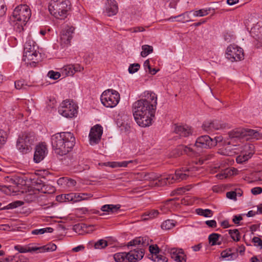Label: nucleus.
I'll use <instances>...</instances> for the list:
<instances>
[{"label": "nucleus", "mask_w": 262, "mask_h": 262, "mask_svg": "<svg viewBox=\"0 0 262 262\" xmlns=\"http://www.w3.org/2000/svg\"><path fill=\"white\" fill-rule=\"evenodd\" d=\"M75 28L73 27L67 26L62 29L60 33V42L61 46L64 48L70 44L73 38Z\"/></svg>", "instance_id": "nucleus-12"}, {"label": "nucleus", "mask_w": 262, "mask_h": 262, "mask_svg": "<svg viewBox=\"0 0 262 262\" xmlns=\"http://www.w3.org/2000/svg\"><path fill=\"white\" fill-rule=\"evenodd\" d=\"M57 248L56 245L53 243H50L47 245L38 247L37 252H43L46 251H54Z\"/></svg>", "instance_id": "nucleus-27"}, {"label": "nucleus", "mask_w": 262, "mask_h": 262, "mask_svg": "<svg viewBox=\"0 0 262 262\" xmlns=\"http://www.w3.org/2000/svg\"><path fill=\"white\" fill-rule=\"evenodd\" d=\"M120 94L116 90L108 89L104 91L101 95L100 100L102 104L106 107L113 108L116 106L120 101Z\"/></svg>", "instance_id": "nucleus-6"}, {"label": "nucleus", "mask_w": 262, "mask_h": 262, "mask_svg": "<svg viewBox=\"0 0 262 262\" xmlns=\"http://www.w3.org/2000/svg\"><path fill=\"white\" fill-rule=\"evenodd\" d=\"M120 207L119 205H104L101 208V210L103 212H115L117 211Z\"/></svg>", "instance_id": "nucleus-25"}, {"label": "nucleus", "mask_w": 262, "mask_h": 262, "mask_svg": "<svg viewBox=\"0 0 262 262\" xmlns=\"http://www.w3.org/2000/svg\"><path fill=\"white\" fill-rule=\"evenodd\" d=\"M25 81L24 80H19L15 82V87L17 89H23L25 86Z\"/></svg>", "instance_id": "nucleus-53"}, {"label": "nucleus", "mask_w": 262, "mask_h": 262, "mask_svg": "<svg viewBox=\"0 0 262 262\" xmlns=\"http://www.w3.org/2000/svg\"><path fill=\"white\" fill-rule=\"evenodd\" d=\"M149 251L150 254L148 255V257L150 259L160 253L161 250L157 245H151L149 247Z\"/></svg>", "instance_id": "nucleus-30"}, {"label": "nucleus", "mask_w": 262, "mask_h": 262, "mask_svg": "<svg viewBox=\"0 0 262 262\" xmlns=\"http://www.w3.org/2000/svg\"><path fill=\"white\" fill-rule=\"evenodd\" d=\"M223 139V137L221 136L215 137L214 138H212V142L214 143V146H216L218 143L222 142Z\"/></svg>", "instance_id": "nucleus-60"}, {"label": "nucleus", "mask_w": 262, "mask_h": 262, "mask_svg": "<svg viewBox=\"0 0 262 262\" xmlns=\"http://www.w3.org/2000/svg\"><path fill=\"white\" fill-rule=\"evenodd\" d=\"M262 192V188L260 187H254L251 189V193L254 195H257Z\"/></svg>", "instance_id": "nucleus-57"}, {"label": "nucleus", "mask_w": 262, "mask_h": 262, "mask_svg": "<svg viewBox=\"0 0 262 262\" xmlns=\"http://www.w3.org/2000/svg\"><path fill=\"white\" fill-rule=\"evenodd\" d=\"M211 122L212 123V126H213L212 128H213V131L214 130H217V129H219L220 128H222L224 127L223 125H222L221 124H220L216 120L212 121H211Z\"/></svg>", "instance_id": "nucleus-52"}, {"label": "nucleus", "mask_w": 262, "mask_h": 262, "mask_svg": "<svg viewBox=\"0 0 262 262\" xmlns=\"http://www.w3.org/2000/svg\"><path fill=\"white\" fill-rule=\"evenodd\" d=\"M255 18L249 17L245 21V25L248 28L251 27L250 33L253 37L258 40L262 45V20H259L254 24Z\"/></svg>", "instance_id": "nucleus-9"}, {"label": "nucleus", "mask_w": 262, "mask_h": 262, "mask_svg": "<svg viewBox=\"0 0 262 262\" xmlns=\"http://www.w3.org/2000/svg\"><path fill=\"white\" fill-rule=\"evenodd\" d=\"M87 196L91 197L92 195L88 193H77L76 199L78 200V201H80L86 199Z\"/></svg>", "instance_id": "nucleus-54"}, {"label": "nucleus", "mask_w": 262, "mask_h": 262, "mask_svg": "<svg viewBox=\"0 0 262 262\" xmlns=\"http://www.w3.org/2000/svg\"><path fill=\"white\" fill-rule=\"evenodd\" d=\"M140 67L139 63L131 64L128 68V72L130 74L135 73L137 72Z\"/></svg>", "instance_id": "nucleus-50"}, {"label": "nucleus", "mask_w": 262, "mask_h": 262, "mask_svg": "<svg viewBox=\"0 0 262 262\" xmlns=\"http://www.w3.org/2000/svg\"><path fill=\"white\" fill-rule=\"evenodd\" d=\"M192 11H186L184 13L174 17H170L168 19V20L173 21L174 19H177L176 21L179 23H185L191 21L190 14Z\"/></svg>", "instance_id": "nucleus-22"}, {"label": "nucleus", "mask_w": 262, "mask_h": 262, "mask_svg": "<svg viewBox=\"0 0 262 262\" xmlns=\"http://www.w3.org/2000/svg\"><path fill=\"white\" fill-rule=\"evenodd\" d=\"M194 146L197 148H210L214 146L212 138L208 135L201 136L197 138Z\"/></svg>", "instance_id": "nucleus-13"}, {"label": "nucleus", "mask_w": 262, "mask_h": 262, "mask_svg": "<svg viewBox=\"0 0 262 262\" xmlns=\"http://www.w3.org/2000/svg\"><path fill=\"white\" fill-rule=\"evenodd\" d=\"M161 226L162 229L169 230L174 226V224L172 220H167L164 221Z\"/></svg>", "instance_id": "nucleus-38"}, {"label": "nucleus", "mask_w": 262, "mask_h": 262, "mask_svg": "<svg viewBox=\"0 0 262 262\" xmlns=\"http://www.w3.org/2000/svg\"><path fill=\"white\" fill-rule=\"evenodd\" d=\"M232 172L229 169H226L223 172L219 173L216 175V177L219 179H223L227 178L229 176L231 175Z\"/></svg>", "instance_id": "nucleus-45"}, {"label": "nucleus", "mask_w": 262, "mask_h": 262, "mask_svg": "<svg viewBox=\"0 0 262 262\" xmlns=\"http://www.w3.org/2000/svg\"><path fill=\"white\" fill-rule=\"evenodd\" d=\"M42 187L43 188L42 189L40 188L41 192L44 193H52L55 191V188L50 185L44 184V185L42 186Z\"/></svg>", "instance_id": "nucleus-39"}, {"label": "nucleus", "mask_w": 262, "mask_h": 262, "mask_svg": "<svg viewBox=\"0 0 262 262\" xmlns=\"http://www.w3.org/2000/svg\"><path fill=\"white\" fill-rule=\"evenodd\" d=\"M51 139L55 153L60 156L66 155L75 144V138L70 132L55 134L51 137Z\"/></svg>", "instance_id": "nucleus-3"}, {"label": "nucleus", "mask_w": 262, "mask_h": 262, "mask_svg": "<svg viewBox=\"0 0 262 262\" xmlns=\"http://www.w3.org/2000/svg\"><path fill=\"white\" fill-rule=\"evenodd\" d=\"M23 204V202L20 201H16L9 204L7 206H5V210L11 209L15 208L18 206H20Z\"/></svg>", "instance_id": "nucleus-47"}, {"label": "nucleus", "mask_w": 262, "mask_h": 262, "mask_svg": "<svg viewBox=\"0 0 262 262\" xmlns=\"http://www.w3.org/2000/svg\"><path fill=\"white\" fill-rule=\"evenodd\" d=\"M210 9H200L196 11H192L193 16L196 17H202L208 14Z\"/></svg>", "instance_id": "nucleus-36"}, {"label": "nucleus", "mask_w": 262, "mask_h": 262, "mask_svg": "<svg viewBox=\"0 0 262 262\" xmlns=\"http://www.w3.org/2000/svg\"><path fill=\"white\" fill-rule=\"evenodd\" d=\"M77 193H70L69 194H65V202H78V200L76 199Z\"/></svg>", "instance_id": "nucleus-43"}, {"label": "nucleus", "mask_w": 262, "mask_h": 262, "mask_svg": "<svg viewBox=\"0 0 262 262\" xmlns=\"http://www.w3.org/2000/svg\"><path fill=\"white\" fill-rule=\"evenodd\" d=\"M167 252L170 255L171 258L176 262H186V255L183 249L175 248H168Z\"/></svg>", "instance_id": "nucleus-17"}, {"label": "nucleus", "mask_w": 262, "mask_h": 262, "mask_svg": "<svg viewBox=\"0 0 262 262\" xmlns=\"http://www.w3.org/2000/svg\"><path fill=\"white\" fill-rule=\"evenodd\" d=\"M14 249L20 253L32 252L38 251V247L31 246V245L26 246L16 245L14 246Z\"/></svg>", "instance_id": "nucleus-24"}, {"label": "nucleus", "mask_w": 262, "mask_h": 262, "mask_svg": "<svg viewBox=\"0 0 262 262\" xmlns=\"http://www.w3.org/2000/svg\"><path fill=\"white\" fill-rule=\"evenodd\" d=\"M102 134V127L96 125L91 129L89 134L90 143L91 145L98 143Z\"/></svg>", "instance_id": "nucleus-14"}, {"label": "nucleus", "mask_w": 262, "mask_h": 262, "mask_svg": "<svg viewBox=\"0 0 262 262\" xmlns=\"http://www.w3.org/2000/svg\"><path fill=\"white\" fill-rule=\"evenodd\" d=\"M107 246V242L103 239H99L94 244L95 249H101L105 248Z\"/></svg>", "instance_id": "nucleus-40"}, {"label": "nucleus", "mask_w": 262, "mask_h": 262, "mask_svg": "<svg viewBox=\"0 0 262 262\" xmlns=\"http://www.w3.org/2000/svg\"><path fill=\"white\" fill-rule=\"evenodd\" d=\"M148 245V237H136L128 243L127 246L130 247L129 252L116 253L114 255V258L116 262H136L143 257L145 253L144 248Z\"/></svg>", "instance_id": "nucleus-2"}, {"label": "nucleus", "mask_w": 262, "mask_h": 262, "mask_svg": "<svg viewBox=\"0 0 262 262\" xmlns=\"http://www.w3.org/2000/svg\"><path fill=\"white\" fill-rule=\"evenodd\" d=\"M243 220V217L241 215H235L232 220L233 222L235 224H238L239 222Z\"/></svg>", "instance_id": "nucleus-61"}, {"label": "nucleus", "mask_w": 262, "mask_h": 262, "mask_svg": "<svg viewBox=\"0 0 262 262\" xmlns=\"http://www.w3.org/2000/svg\"><path fill=\"white\" fill-rule=\"evenodd\" d=\"M107 2L105 8L106 14L108 16L116 14L118 10L116 2L114 0H107Z\"/></svg>", "instance_id": "nucleus-20"}, {"label": "nucleus", "mask_w": 262, "mask_h": 262, "mask_svg": "<svg viewBox=\"0 0 262 262\" xmlns=\"http://www.w3.org/2000/svg\"><path fill=\"white\" fill-rule=\"evenodd\" d=\"M35 42L33 40L27 41L24 45L23 60L25 61L33 60L30 62L31 66L35 67L36 64L35 60L38 56V52L35 49Z\"/></svg>", "instance_id": "nucleus-8"}, {"label": "nucleus", "mask_w": 262, "mask_h": 262, "mask_svg": "<svg viewBox=\"0 0 262 262\" xmlns=\"http://www.w3.org/2000/svg\"><path fill=\"white\" fill-rule=\"evenodd\" d=\"M65 194H62L61 195H57L56 196V200L60 202H65Z\"/></svg>", "instance_id": "nucleus-63"}, {"label": "nucleus", "mask_w": 262, "mask_h": 262, "mask_svg": "<svg viewBox=\"0 0 262 262\" xmlns=\"http://www.w3.org/2000/svg\"><path fill=\"white\" fill-rule=\"evenodd\" d=\"M202 127L203 130L208 133L213 132L212 123L211 121H207L204 122Z\"/></svg>", "instance_id": "nucleus-42"}, {"label": "nucleus", "mask_w": 262, "mask_h": 262, "mask_svg": "<svg viewBox=\"0 0 262 262\" xmlns=\"http://www.w3.org/2000/svg\"><path fill=\"white\" fill-rule=\"evenodd\" d=\"M70 6L71 3L69 0H51L48 9L51 14L55 17L63 19L67 17Z\"/></svg>", "instance_id": "nucleus-4"}, {"label": "nucleus", "mask_w": 262, "mask_h": 262, "mask_svg": "<svg viewBox=\"0 0 262 262\" xmlns=\"http://www.w3.org/2000/svg\"><path fill=\"white\" fill-rule=\"evenodd\" d=\"M78 106L72 101H63L58 108V112L66 118H72L77 114Z\"/></svg>", "instance_id": "nucleus-10"}, {"label": "nucleus", "mask_w": 262, "mask_h": 262, "mask_svg": "<svg viewBox=\"0 0 262 262\" xmlns=\"http://www.w3.org/2000/svg\"><path fill=\"white\" fill-rule=\"evenodd\" d=\"M236 192L235 191H229L226 193V196L229 199L235 200L236 198Z\"/></svg>", "instance_id": "nucleus-56"}, {"label": "nucleus", "mask_w": 262, "mask_h": 262, "mask_svg": "<svg viewBox=\"0 0 262 262\" xmlns=\"http://www.w3.org/2000/svg\"><path fill=\"white\" fill-rule=\"evenodd\" d=\"M7 137L8 135L7 133L3 129H0V147L6 143Z\"/></svg>", "instance_id": "nucleus-49"}, {"label": "nucleus", "mask_w": 262, "mask_h": 262, "mask_svg": "<svg viewBox=\"0 0 262 262\" xmlns=\"http://www.w3.org/2000/svg\"><path fill=\"white\" fill-rule=\"evenodd\" d=\"M252 242L256 246H260L262 248V240L258 237L255 236L252 239Z\"/></svg>", "instance_id": "nucleus-55"}, {"label": "nucleus", "mask_w": 262, "mask_h": 262, "mask_svg": "<svg viewBox=\"0 0 262 262\" xmlns=\"http://www.w3.org/2000/svg\"><path fill=\"white\" fill-rule=\"evenodd\" d=\"M252 154L251 153H249L248 155H241L236 158V161L238 163H242L247 161L252 157Z\"/></svg>", "instance_id": "nucleus-48"}, {"label": "nucleus", "mask_w": 262, "mask_h": 262, "mask_svg": "<svg viewBox=\"0 0 262 262\" xmlns=\"http://www.w3.org/2000/svg\"><path fill=\"white\" fill-rule=\"evenodd\" d=\"M220 236H221L220 234L215 233H212L210 235H209L208 239L209 241V243L211 244V245L214 246L216 245H221V242H217V241L219 240V238Z\"/></svg>", "instance_id": "nucleus-28"}, {"label": "nucleus", "mask_w": 262, "mask_h": 262, "mask_svg": "<svg viewBox=\"0 0 262 262\" xmlns=\"http://www.w3.org/2000/svg\"><path fill=\"white\" fill-rule=\"evenodd\" d=\"M196 212L199 215L204 216L205 217H210L212 215V211L210 209H196Z\"/></svg>", "instance_id": "nucleus-37"}, {"label": "nucleus", "mask_w": 262, "mask_h": 262, "mask_svg": "<svg viewBox=\"0 0 262 262\" xmlns=\"http://www.w3.org/2000/svg\"><path fill=\"white\" fill-rule=\"evenodd\" d=\"M229 137L230 139L244 138L243 128H238L231 131L229 133Z\"/></svg>", "instance_id": "nucleus-26"}, {"label": "nucleus", "mask_w": 262, "mask_h": 262, "mask_svg": "<svg viewBox=\"0 0 262 262\" xmlns=\"http://www.w3.org/2000/svg\"><path fill=\"white\" fill-rule=\"evenodd\" d=\"M205 224L209 227L215 228L216 227V222L215 220H209L205 222Z\"/></svg>", "instance_id": "nucleus-59"}, {"label": "nucleus", "mask_w": 262, "mask_h": 262, "mask_svg": "<svg viewBox=\"0 0 262 262\" xmlns=\"http://www.w3.org/2000/svg\"><path fill=\"white\" fill-rule=\"evenodd\" d=\"M226 57L232 62L241 60L244 59V51L235 45H230L227 48Z\"/></svg>", "instance_id": "nucleus-11"}, {"label": "nucleus", "mask_w": 262, "mask_h": 262, "mask_svg": "<svg viewBox=\"0 0 262 262\" xmlns=\"http://www.w3.org/2000/svg\"><path fill=\"white\" fill-rule=\"evenodd\" d=\"M151 259L154 262H167L168 258L164 255L161 254V253H159L156 255L154 256L153 257L151 258Z\"/></svg>", "instance_id": "nucleus-35"}, {"label": "nucleus", "mask_w": 262, "mask_h": 262, "mask_svg": "<svg viewBox=\"0 0 262 262\" xmlns=\"http://www.w3.org/2000/svg\"><path fill=\"white\" fill-rule=\"evenodd\" d=\"M157 104V95L151 91L144 92L142 98L133 103V116L140 126L145 127L151 124Z\"/></svg>", "instance_id": "nucleus-1"}, {"label": "nucleus", "mask_w": 262, "mask_h": 262, "mask_svg": "<svg viewBox=\"0 0 262 262\" xmlns=\"http://www.w3.org/2000/svg\"><path fill=\"white\" fill-rule=\"evenodd\" d=\"M174 132L180 136L186 137L192 135L191 128L187 125H176Z\"/></svg>", "instance_id": "nucleus-21"}, {"label": "nucleus", "mask_w": 262, "mask_h": 262, "mask_svg": "<svg viewBox=\"0 0 262 262\" xmlns=\"http://www.w3.org/2000/svg\"><path fill=\"white\" fill-rule=\"evenodd\" d=\"M142 51L141 52V55L142 57H146L150 53L153 52L152 46L149 45H143L142 46Z\"/></svg>", "instance_id": "nucleus-33"}, {"label": "nucleus", "mask_w": 262, "mask_h": 262, "mask_svg": "<svg viewBox=\"0 0 262 262\" xmlns=\"http://www.w3.org/2000/svg\"><path fill=\"white\" fill-rule=\"evenodd\" d=\"M133 162L136 163L135 161L134 162L132 160L127 161L118 162L119 167H127V165L129 164L132 163Z\"/></svg>", "instance_id": "nucleus-58"}, {"label": "nucleus", "mask_w": 262, "mask_h": 262, "mask_svg": "<svg viewBox=\"0 0 262 262\" xmlns=\"http://www.w3.org/2000/svg\"><path fill=\"white\" fill-rule=\"evenodd\" d=\"M244 137L247 136L252 137L253 138H258L259 133L253 129L249 128H243Z\"/></svg>", "instance_id": "nucleus-29"}, {"label": "nucleus", "mask_w": 262, "mask_h": 262, "mask_svg": "<svg viewBox=\"0 0 262 262\" xmlns=\"http://www.w3.org/2000/svg\"><path fill=\"white\" fill-rule=\"evenodd\" d=\"M61 76V74L58 72H55L54 71H50L48 73V76L54 80L58 79Z\"/></svg>", "instance_id": "nucleus-51"}, {"label": "nucleus", "mask_w": 262, "mask_h": 262, "mask_svg": "<svg viewBox=\"0 0 262 262\" xmlns=\"http://www.w3.org/2000/svg\"><path fill=\"white\" fill-rule=\"evenodd\" d=\"M159 212L157 210H152L149 212L145 213L144 216H147L144 218V220L153 219L158 216Z\"/></svg>", "instance_id": "nucleus-41"}, {"label": "nucleus", "mask_w": 262, "mask_h": 262, "mask_svg": "<svg viewBox=\"0 0 262 262\" xmlns=\"http://www.w3.org/2000/svg\"><path fill=\"white\" fill-rule=\"evenodd\" d=\"M142 176L144 180L147 181H155L158 178V176L154 172L143 173Z\"/></svg>", "instance_id": "nucleus-34"}, {"label": "nucleus", "mask_w": 262, "mask_h": 262, "mask_svg": "<svg viewBox=\"0 0 262 262\" xmlns=\"http://www.w3.org/2000/svg\"><path fill=\"white\" fill-rule=\"evenodd\" d=\"M35 141V136L32 132H24L19 135L17 141V148L22 152L29 150Z\"/></svg>", "instance_id": "nucleus-7"}, {"label": "nucleus", "mask_w": 262, "mask_h": 262, "mask_svg": "<svg viewBox=\"0 0 262 262\" xmlns=\"http://www.w3.org/2000/svg\"><path fill=\"white\" fill-rule=\"evenodd\" d=\"M53 231V229L51 227H47L45 228H41L39 229H35L31 231L32 234L38 235L43 234L45 233H52Z\"/></svg>", "instance_id": "nucleus-32"}, {"label": "nucleus", "mask_w": 262, "mask_h": 262, "mask_svg": "<svg viewBox=\"0 0 262 262\" xmlns=\"http://www.w3.org/2000/svg\"><path fill=\"white\" fill-rule=\"evenodd\" d=\"M31 15L30 9L26 5H19L15 8L13 12V17L15 21L19 22L18 25L21 27L19 31L23 30V26L26 25Z\"/></svg>", "instance_id": "nucleus-5"}, {"label": "nucleus", "mask_w": 262, "mask_h": 262, "mask_svg": "<svg viewBox=\"0 0 262 262\" xmlns=\"http://www.w3.org/2000/svg\"><path fill=\"white\" fill-rule=\"evenodd\" d=\"M237 248H229L224 250L221 253V256L228 260H233L236 259L238 256Z\"/></svg>", "instance_id": "nucleus-19"}, {"label": "nucleus", "mask_w": 262, "mask_h": 262, "mask_svg": "<svg viewBox=\"0 0 262 262\" xmlns=\"http://www.w3.org/2000/svg\"><path fill=\"white\" fill-rule=\"evenodd\" d=\"M176 151L177 152L178 156L181 155L184 153L190 156L194 154V150L191 147L183 145L178 146L176 149Z\"/></svg>", "instance_id": "nucleus-23"}, {"label": "nucleus", "mask_w": 262, "mask_h": 262, "mask_svg": "<svg viewBox=\"0 0 262 262\" xmlns=\"http://www.w3.org/2000/svg\"><path fill=\"white\" fill-rule=\"evenodd\" d=\"M188 171V169L182 168V169H178L176 170L174 174H169L166 179L168 181V183L174 182H180L181 181L186 180L188 177L189 175L186 173Z\"/></svg>", "instance_id": "nucleus-15"}, {"label": "nucleus", "mask_w": 262, "mask_h": 262, "mask_svg": "<svg viewBox=\"0 0 262 262\" xmlns=\"http://www.w3.org/2000/svg\"><path fill=\"white\" fill-rule=\"evenodd\" d=\"M45 183L40 179H37L32 182V185L34 188L39 191L41 192V189L42 188V186L44 185Z\"/></svg>", "instance_id": "nucleus-44"}, {"label": "nucleus", "mask_w": 262, "mask_h": 262, "mask_svg": "<svg viewBox=\"0 0 262 262\" xmlns=\"http://www.w3.org/2000/svg\"><path fill=\"white\" fill-rule=\"evenodd\" d=\"M83 67L80 65L77 64H69L64 66L61 69L62 75L67 76H72L76 72H81L83 70Z\"/></svg>", "instance_id": "nucleus-18"}, {"label": "nucleus", "mask_w": 262, "mask_h": 262, "mask_svg": "<svg viewBox=\"0 0 262 262\" xmlns=\"http://www.w3.org/2000/svg\"><path fill=\"white\" fill-rule=\"evenodd\" d=\"M48 153L47 145L44 143H41L37 145L34 155V161L36 163H39L42 161Z\"/></svg>", "instance_id": "nucleus-16"}, {"label": "nucleus", "mask_w": 262, "mask_h": 262, "mask_svg": "<svg viewBox=\"0 0 262 262\" xmlns=\"http://www.w3.org/2000/svg\"><path fill=\"white\" fill-rule=\"evenodd\" d=\"M10 262H29V259L22 255L10 256Z\"/></svg>", "instance_id": "nucleus-31"}, {"label": "nucleus", "mask_w": 262, "mask_h": 262, "mask_svg": "<svg viewBox=\"0 0 262 262\" xmlns=\"http://www.w3.org/2000/svg\"><path fill=\"white\" fill-rule=\"evenodd\" d=\"M133 30V32L134 33H137L139 32H143L145 31V29L142 27H136L133 29H130V30Z\"/></svg>", "instance_id": "nucleus-62"}, {"label": "nucleus", "mask_w": 262, "mask_h": 262, "mask_svg": "<svg viewBox=\"0 0 262 262\" xmlns=\"http://www.w3.org/2000/svg\"><path fill=\"white\" fill-rule=\"evenodd\" d=\"M143 66H144V69L146 71H147V69H148V71H149V70H150V69L151 68L150 66V64H149V60H146L144 62Z\"/></svg>", "instance_id": "nucleus-64"}, {"label": "nucleus", "mask_w": 262, "mask_h": 262, "mask_svg": "<svg viewBox=\"0 0 262 262\" xmlns=\"http://www.w3.org/2000/svg\"><path fill=\"white\" fill-rule=\"evenodd\" d=\"M228 231L233 240L236 242L239 241V233L237 229L229 230Z\"/></svg>", "instance_id": "nucleus-46"}]
</instances>
